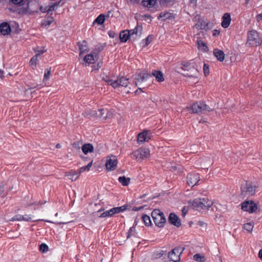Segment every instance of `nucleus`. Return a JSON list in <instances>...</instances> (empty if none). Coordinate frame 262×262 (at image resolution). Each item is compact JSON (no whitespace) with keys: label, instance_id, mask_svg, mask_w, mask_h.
Instances as JSON below:
<instances>
[{"label":"nucleus","instance_id":"nucleus-1","mask_svg":"<svg viewBox=\"0 0 262 262\" xmlns=\"http://www.w3.org/2000/svg\"><path fill=\"white\" fill-rule=\"evenodd\" d=\"M102 80L113 88L117 89L120 86L126 87L128 85V79L124 76H119L116 78L111 77L106 75L101 76Z\"/></svg>","mask_w":262,"mask_h":262},{"label":"nucleus","instance_id":"nucleus-2","mask_svg":"<svg viewBox=\"0 0 262 262\" xmlns=\"http://www.w3.org/2000/svg\"><path fill=\"white\" fill-rule=\"evenodd\" d=\"M180 68L185 73L183 75L185 77H196L199 72L198 66L195 61L190 60V61H183L181 63Z\"/></svg>","mask_w":262,"mask_h":262},{"label":"nucleus","instance_id":"nucleus-3","mask_svg":"<svg viewBox=\"0 0 262 262\" xmlns=\"http://www.w3.org/2000/svg\"><path fill=\"white\" fill-rule=\"evenodd\" d=\"M257 188V186L253 183L247 181L245 182L241 185L239 198L242 199H248L254 195Z\"/></svg>","mask_w":262,"mask_h":262},{"label":"nucleus","instance_id":"nucleus-4","mask_svg":"<svg viewBox=\"0 0 262 262\" xmlns=\"http://www.w3.org/2000/svg\"><path fill=\"white\" fill-rule=\"evenodd\" d=\"M213 110V108L207 105L205 102L203 101L194 103L189 110L192 113L198 114H206L207 112H212Z\"/></svg>","mask_w":262,"mask_h":262},{"label":"nucleus","instance_id":"nucleus-5","mask_svg":"<svg viewBox=\"0 0 262 262\" xmlns=\"http://www.w3.org/2000/svg\"><path fill=\"white\" fill-rule=\"evenodd\" d=\"M247 40L248 42L252 46H257L262 43V39L255 30H251L248 32Z\"/></svg>","mask_w":262,"mask_h":262},{"label":"nucleus","instance_id":"nucleus-6","mask_svg":"<svg viewBox=\"0 0 262 262\" xmlns=\"http://www.w3.org/2000/svg\"><path fill=\"white\" fill-rule=\"evenodd\" d=\"M184 247H178L174 248L168 253V257L170 260L177 262L180 260V255L184 250Z\"/></svg>","mask_w":262,"mask_h":262},{"label":"nucleus","instance_id":"nucleus-7","mask_svg":"<svg viewBox=\"0 0 262 262\" xmlns=\"http://www.w3.org/2000/svg\"><path fill=\"white\" fill-rule=\"evenodd\" d=\"M150 151L148 148H139L133 152L132 156L135 157L136 160H142L149 156Z\"/></svg>","mask_w":262,"mask_h":262},{"label":"nucleus","instance_id":"nucleus-8","mask_svg":"<svg viewBox=\"0 0 262 262\" xmlns=\"http://www.w3.org/2000/svg\"><path fill=\"white\" fill-rule=\"evenodd\" d=\"M241 208L244 211L249 213L254 212L257 208V205L253 201H245L241 204Z\"/></svg>","mask_w":262,"mask_h":262},{"label":"nucleus","instance_id":"nucleus-9","mask_svg":"<svg viewBox=\"0 0 262 262\" xmlns=\"http://www.w3.org/2000/svg\"><path fill=\"white\" fill-rule=\"evenodd\" d=\"M152 77L150 73L143 71L136 75L135 78V82L136 85H140L141 83L146 81L149 78Z\"/></svg>","mask_w":262,"mask_h":262},{"label":"nucleus","instance_id":"nucleus-10","mask_svg":"<svg viewBox=\"0 0 262 262\" xmlns=\"http://www.w3.org/2000/svg\"><path fill=\"white\" fill-rule=\"evenodd\" d=\"M12 221H30L32 222H36L38 221H45L46 222L50 223L51 222L48 220H34L33 219L32 217L30 215L26 214L25 215H21V214H17L15 215L14 217H12Z\"/></svg>","mask_w":262,"mask_h":262},{"label":"nucleus","instance_id":"nucleus-11","mask_svg":"<svg viewBox=\"0 0 262 262\" xmlns=\"http://www.w3.org/2000/svg\"><path fill=\"white\" fill-rule=\"evenodd\" d=\"M200 180V174L196 172H190L187 174V181L188 184L193 187L196 185Z\"/></svg>","mask_w":262,"mask_h":262},{"label":"nucleus","instance_id":"nucleus-12","mask_svg":"<svg viewBox=\"0 0 262 262\" xmlns=\"http://www.w3.org/2000/svg\"><path fill=\"white\" fill-rule=\"evenodd\" d=\"M117 164V159L115 156L108 157L105 163L106 169L109 171H112L115 169Z\"/></svg>","mask_w":262,"mask_h":262},{"label":"nucleus","instance_id":"nucleus-13","mask_svg":"<svg viewBox=\"0 0 262 262\" xmlns=\"http://www.w3.org/2000/svg\"><path fill=\"white\" fill-rule=\"evenodd\" d=\"M168 222L176 227L181 225V221L178 216L174 213H170L168 218Z\"/></svg>","mask_w":262,"mask_h":262},{"label":"nucleus","instance_id":"nucleus-14","mask_svg":"<svg viewBox=\"0 0 262 262\" xmlns=\"http://www.w3.org/2000/svg\"><path fill=\"white\" fill-rule=\"evenodd\" d=\"M151 138V133L149 131L144 130L138 135V143H143L148 141Z\"/></svg>","mask_w":262,"mask_h":262},{"label":"nucleus","instance_id":"nucleus-15","mask_svg":"<svg viewBox=\"0 0 262 262\" xmlns=\"http://www.w3.org/2000/svg\"><path fill=\"white\" fill-rule=\"evenodd\" d=\"M155 225L158 227H163L166 223V218L164 213H161V215H159L154 219L153 220Z\"/></svg>","mask_w":262,"mask_h":262},{"label":"nucleus","instance_id":"nucleus-16","mask_svg":"<svg viewBox=\"0 0 262 262\" xmlns=\"http://www.w3.org/2000/svg\"><path fill=\"white\" fill-rule=\"evenodd\" d=\"M77 43L80 51L79 56H81L83 54L89 51L86 41L82 40V41H79Z\"/></svg>","mask_w":262,"mask_h":262},{"label":"nucleus","instance_id":"nucleus-17","mask_svg":"<svg viewBox=\"0 0 262 262\" xmlns=\"http://www.w3.org/2000/svg\"><path fill=\"white\" fill-rule=\"evenodd\" d=\"M11 31V27L9 24L4 22L0 25V32L3 35H7L10 33Z\"/></svg>","mask_w":262,"mask_h":262},{"label":"nucleus","instance_id":"nucleus-18","mask_svg":"<svg viewBox=\"0 0 262 262\" xmlns=\"http://www.w3.org/2000/svg\"><path fill=\"white\" fill-rule=\"evenodd\" d=\"M231 22V16L228 13H226L222 17V22L221 25L224 28H228Z\"/></svg>","mask_w":262,"mask_h":262},{"label":"nucleus","instance_id":"nucleus-19","mask_svg":"<svg viewBox=\"0 0 262 262\" xmlns=\"http://www.w3.org/2000/svg\"><path fill=\"white\" fill-rule=\"evenodd\" d=\"M174 18V16L172 13L167 11L161 12L158 17V19H162L163 21H165L167 19H172Z\"/></svg>","mask_w":262,"mask_h":262},{"label":"nucleus","instance_id":"nucleus-20","mask_svg":"<svg viewBox=\"0 0 262 262\" xmlns=\"http://www.w3.org/2000/svg\"><path fill=\"white\" fill-rule=\"evenodd\" d=\"M152 76H154L157 81L161 82L164 81V78L163 73L158 70H154L151 74Z\"/></svg>","mask_w":262,"mask_h":262},{"label":"nucleus","instance_id":"nucleus-21","mask_svg":"<svg viewBox=\"0 0 262 262\" xmlns=\"http://www.w3.org/2000/svg\"><path fill=\"white\" fill-rule=\"evenodd\" d=\"M213 54L216 59L220 61H223L225 58V54L221 50L218 49H214Z\"/></svg>","mask_w":262,"mask_h":262},{"label":"nucleus","instance_id":"nucleus-22","mask_svg":"<svg viewBox=\"0 0 262 262\" xmlns=\"http://www.w3.org/2000/svg\"><path fill=\"white\" fill-rule=\"evenodd\" d=\"M120 41L121 42H126L129 37V33L127 32V30L121 31L119 34Z\"/></svg>","mask_w":262,"mask_h":262},{"label":"nucleus","instance_id":"nucleus-23","mask_svg":"<svg viewBox=\"0 0 262 262\" xmlns=\"http://www.w3.org/2000/svg\"><path fill=\"white\" fill-rule=\"evenodd\" d=\"M202 200V209H208L210 207H211L213 203L211 200H209L207 198H202L201 199Z\"/></svg>","mask_w":262,"mask_h":262},{"label":"nucleus","instance_id":"nucleus-24","mask_svg":"<svg viewBox=\"0 0 262 262\" xmlns=\"http://www.w3.org/2000/svg\"><path fill=\"white\" fill-rule=\"evenodd\" d=\"M157 3V0H142L141 2L143 6L147 8H152Z\"/></svg>","mask_w":262,"mask_h":262},{"label":"nucleus","instance_id":"nucleus-25","mask_svg":"<svg viewBox=\"0 0 262 262\" xmlns=\"http://www.w3.org/2000/svg\"><path fill=\"white\" fill-rule=\"evenodd\" d=\"M202 200L201 198H196L190 202V204L194 208L196 209H202Z\"/></svg>","mask_w":262,"mask_h":262},{"label":"nucleus","instance_id":"nucleus-26","mask_svg":"<svg viewBox=\"0 0 262 262\" xmlns=\"http://www.w3.org/2000/svg\"><path fill=\"white\" fill-rule=\"evenodd\" d=\"M93 146L90 143L84 144L82 146V150L83 152L86 155L89 152H91L93 151Z\"/></svg>","mask_w":262,"mask_h":262},{"label":"nucleus","instance_id":"nucleus-27","mask_svg":"<svg viewBox=\"0 0 262 262\" xmlns=\"http://www.w3.org/2000/svg\"><path fill=\"white\" fill-rule=\"evenodd\" d=\"M200 23V27L202 30H209L211 29L212 27V24L210 23H207L205 21H199Z\"/></svg>","mask_w":262,"mask_h":262},{"label":"nucleus","instance_id":"nucleus-28","mask_svg":"<svg viewBox=\"0 0 262 262\" xmlns=\"http://www.w3.org/2000/svg\"><path fill=\"white\" fill-rule=\"evenodd\" d=\"M198 48L200 50L204 52H207L208 51V48L206 46V43L203 41L202 40H197Z\"/></svg>","mask_w":262,"mask_h":262},{"label":"nucleus","instance_id":"nucleus-29","mask_svg":"<svg viewBox=\"0 0 262 262\" xmlns=\"http://www.w3.org/2000/svg\"><path fill=\"white\" fill-rule=\"evenodd\" d=\"M84 61L85 62V64H88L89 66L90 64H92L94 61V57L93 55L91 54H88L85 56L83 58Z\"/></svg>","mask_w":262,"mask_h":262},{"label":"nucleus","instance_id":"nucleus-30","mask_svg":"<svg viewBox=\"0 0 262 262\" xmlns=\"http://www.w3.org/2000/svg\"><path fill=\"white\" fill-rule=\"evenodd\" d=\"M118 181L124 186H127L130 182V178H126L125 176L119 177Z\"/></svg>","mask_w":262,"mask_h":262},{"label":"nucleus","instance_id":"nucleus-31","mask_svg":"<svg viewBox=\"0 0 262 262\" xmlns=\"http://www.w3.org/2000/svg\"><path fill=\"white\" fill-rule=\"evenodd\" d=\"M79 174L80 172L79 171L77 172L72 170L69 172L68 176L70 177V179L72 181H76L79 177Z\"/></svg>","mask_w":262,"mask_h":262},{"label":"nucleus","instance_id":"nucleus-32","mask_svg":"<svg viewBox=\"0 0 262 262\" xmlns=\"http://www.w3.org/2000/svg\"><path fill=\"white\" fill-rule=\"evenodd\" d=\"M141 218L146 226L148 227V226H150V225H151V221L149 216H148L146 214H143Z\"/></svg>","mask_w":262,"mask_h":262},{"label":"nucleus","instance_id":"nucleus-33","mask_svg":"<svg viewBox=\"0 0 262 262\" xmlns=\"http://www.w3.org/2000/svg\"><path fill=\"white\" fill-rule=\"evenodd\" d=\"M105 15L103 14H100L94 20V23L102 25L105 21Z\"/></svg>","mask_w":262,"mask_h":262},{"label":"nucleus","instance_id":"nucleus-34","mask_svg":"<svg viewBox=\"0 0 262 262\" xmlns=\"http://www.w3.org/2000/svg\"><path fill=\"white\" fill-rule=\"evenodd\" d=\"M193 259L198 262H205L206 261L205 256L199 253L195 254L193 255Z\"/></svg>","mask_w":262,"mask_h":262},{"label":"nucleus","instance_id":"nucleus-35","mask_svg":"<svg viewBox=\"0 0 262 262\" xmlns=\"http://www.w3.org/2000/svg\"><path fill=\"white\" fill-rule=\"evenodd\" d=\"M129 206L127 204L124 205L120 207H114L115 213L122 212L128 209Z\"/></svg>","mask_w":262,"mask_h":262},{"label":"nucleus","instance_id":"nucleus-36","mask_svg":"<svg viewBox=\"0 0 262 262\" xmlns=\"http://www.w3.org/2000/svg\"><path fill=\"white\" fill-rule=\"evenodd\" d=\"M133 30L134 32L135 35H136L138 38L141 36L142 32V26H139L137 25V26Z\"/></svg>","mask_w":262,"mask_h":262},{"label":"nucleus","instance_id":"nucleus-37","mask_svg":"<svg viewBox=\"0 0 262 262\" xmlns=\"http://www.w3.org/2000/svg\"><path fill=\"white\" fill-rule=\"evenodd\" d=\"M137 233L136 232L135 227L134 226L131 227L127 233V238H129L132 236L136 237Z\"/></svg>","mask_w":262,"mask_h":262},{"label":"nucleus","instance_id":"nucleus-38","mask_svg":"<svg viewBox=\"0 0 262 262\" xmlns=\"http://www.w3.org/2000/svg\"><path fill=\"white\" fill-rule=\"evenodd\" d=\"M161 213H163V212H161L160 210V209H154L151 213V217H152L153 220H154V219H156L157 216L161 215Z\"/></svg>","mask_w":262,"mask_h":262},{"label":"nucleus","instance_id":"nucleus-39","mask_svg":"<svg viewBox=\"0 0 262 262\" xmlns=\"http://www.w3.org/2000/svg\"><path fill=\"white\" fill-rule=\"evenodd\" d=\"M93 161H92L90 162L87 165L85 166L81 167L79 170V172L80 173L85 171H89L90 168L92 167Z\"/></svg>","mask_w":262,"mask_h":262},{"label":"nucleus","instance_id":"nucleus-40","mask_svg":"<svg viewBox=\"0 0 262 262\" xmlns=\"http://www.w3.org/2000/svg\"><path fill=\"white\" fill-rule=\"evenodd\" d=\"M39 57L37 56V55H35L33 57H32L29 62V63L31 66H34L36 67L38 61H39L38 59Z\"/></svg>","mask_w":262,"mask_h":262},{"label":"nucleus","instance_id":"nucleus-41","mask_svg":"<svg viewBox=\"0 0 262 262\" xmlns=\"http://www.w3.org/2000/svg\"><path fill=\"white\" fill-rule=\"evenodd\" d=\"M254 225L252 223H247L244 225V228L250 232L252 231Z\"/></svg>","mask_w":262,"mask_h":262},{"label":"nucleus","instance_id":"nucleus-42","mask_svg":"<svg viewBox=\"0 0 262 262\" xmlns=\"http://www.w3.org/2000/svg\"><path fill=\"white\" fill-rule=\"evenodd\" d=\"M152 39V35H148L146 38L142 40V42L144 43L143 47L147 46L151 41Z\"/></svg>","mask_w":262,"mask_h":262},{"label":"nucleus","instance_id":"nucleus-43","mask_svg":"<svg viewBox=\"0 0 262 262\" xmlns=\"http://www.w3.org/2000/svg\"><path fill=\"white\" fill-rule=\"evenodd\" d=\"M51 69H46L45 70V74L43 76V80L44 81H47L49 79V76L51 74Z\"/></svg>","mask_w":262,"mask_h":262},{"label":"nucleus","instance_id":"nucleus-44","mask_svg":"<svg viewBox=\"0 0 262 262\" xmlns=\"http://www.w3.org/2000/svg\"><path fill=\"white\" fill-rule=\"evenodd\" d=\"M107 112V110H105L103 108H100L98 110L99 114H98L97 116L99 117L103 118V119H105L107 117V115L104 116V114L105 112Z\"/></svg>","mask_w":262,"mask_h":262},{"label":"nucleus","instance_id":"nucleus-45","mask_svg":"<svg viewBox=\"0 0 262 262\" xmlns=\"http://www.w3.org/2000/svg\"><path fill=\"white\" fill-rule=\"evenodd\" d=\"M49 250L48 246L45 243H42L39 246V250L42 252H45Z\"/></svg>","mask_w":262,"mask_h":262},{"label":"nucleus","instance_id":"nucleus-46","mask_svg":"<svg viewBox=\"0 0 262 262\" xmlns=\"http://www.w3.org/2000/svg\"><path fill=\"white\" fill-rule=\"evenodd\" d=\"M203 71L204 73L205 76H207L209 74V66L206 64L204 63L203 66Z\"/></svg>","mask_w":262,"mask_h":262},{"label":"nucleus","instance_id":"nucleus-47","mask_svg":"<svg viewBox=\"0 0 262 262\" xmlns=\"http://www.w3.org/2000/svg\"><path fill=\"white\" fill-rule=\"evenodd\" d=\"M105 217H111L110 214H109V212H108L107 210L103 212L99 216V217H101V218Z\"/></svg>","mask_w":262,"mask_h":262},{"label":"nucleus","instance_id":"nucleus-48","mask_svg":"<svg viewBox=\"0 0 262 262\" xmlns=\"http://www.w3.org/2000/svg\"><path fill=\"white\" fill-rule=\"evenodd\" d=\"M11 2L15 5H22L23 4L24 0H11Z\"/></svg>","mask_w":262,"mask_h":262},{"label":"nucleus","instance_id":"nucleus-49","mask_svg":"<svg viewBox=\"0 0 262 262\" xmlns=\"http://www.w3.org/2000/svg\"><path fill=\"white\" fill-rule=\"evenodd\" d=\"M46 52L45 50H39L37 51H35L36 55H37L38 57H40V56L43 53Z\"/></svg>","mask_w":262,"mask_h":262},{"label":"nucleus","instance_id":"nucleus-50","mask_svg":"<svg viewBox=\"0 0 262 262\" xmlns=\"http://www.w3.org/2000/svg\"><path fill=\"white\" fill-rule=\"evenodd\" d=\"M108 34L111 38H114L116 35L115 32L113 31H108Z\"/></svg>","mask_w":262,"mask_h":262},{"label":"nucleus","instance_id":"nucleus-51","mask_svg":"<svg viewBox=\"0 0 262 262\" xmlns=\"http://www.w3.org/2000/svg\"><path fill=\"white\" fill-rule=\"evenodd\" d=\"M144 207V206H140V207H134L133 208H132V210L133 211H139L142 209H143Z\"/></svg>","mask_w":262,"mask_h":262},{"label":"nucleus","instance_id":"nucleus-52","mask_svg":"<svg viewBox=\"0 0 262 262\" xmlns=\"http://www.w3.org/2000/svg\"><path fill=\"white\" fill-rule=\"evenodd\" d=\"M187 212H188V210L186 208V207H184L182 210V216L185 217V216L187 214Z\"/></svg>","mask_w":262,"mask_h":262},{"label":"nucleus","instance_id":"nucleus-53","mask_svg":"<svg viewBox=\"0 0 262 262\" xmlns=\"http://www.w3.org/2000/svg\"><path fill=\"white\" fill-rule=\"evenodd\" d=\"M56 6V4H54L53 5H52L51 6H49V7L48 9V11H52L55 10V8Z\"/></svg>","mask_w":262,"mask_h":262},{"label":"nucleus","instance_id":"nucleus-54","mask_svg":"<svg viewBox=\"0 0 262 262\" xmlns=\"http://www.w3.org/2000/svg\"><path fill=\"white\" fill-rule=\"evenodd\" d=\"M4 191V188L3 184L0 182V196L3 193Z\"/></svg>","mask_w":262,"mask_h":262},{"label":"nucleus","instance_id":"nucleus-55","mask_svg":"<svg viewBox=\"0 0 262 262\" xmlns=\"http://www.w3.org/2000/svg\"><path fill=\"white\" fill-rule=\"evenodd\" d=\"M108 212H109V214H110V216H113L114 214H116L115 213V212L114 211V208H111V209L107 210Z\"/></svg>","mask_w":262,"mask_h":262},{"label":"nucleus","instance_id":"nucleus-56","mask_svg":"<svg viewBox=\"0 0 262 262\" xmlns=\"http://www.w3.org/2000/svg\"><path fill=\"white\" fill-rule=\"evenodd\" d=\"M220 34V31L219 30H214L213 31V33H212V35L213 36H216L217 35H219Z\"/></svg>","mask_w":262,"mask_h":262},{"label":"nucleus","instance_id":"nucleus-57","mask_svg":"<svg viewBox=\"0 0 262 262\" xmlns=\"http://www.w3.org/2000/svg\"><path fill=\"white\" fill-rule=\"evenodd\" d=\"M173 0H160L161 4H164L165 3H168L172 2Z\"/></svg>","mask_w":262,"mask_h":262},{"label":"nucleus","instance_id":"nucleus-58","mask_svg":"<svg viewBox=\"0 0 262 262\" xmlns=\"http://www.w3.org/2000/svg\"><path fill=\"white\" fill-rule=\"evenodd\" d=\"M256 19L258 21H259L262 20V13L258 14L256 16Z\"/></svg>","mask_w":262,"mask_h":262},{"label":"nucleus","instance_id":"nucleus-59","mask_svg":"<svg viewBox=\"0 0 262 262\" xmlns=\"http://www.w3.org/2000/svg\"><path fill=\"white\" fill-rule=\"evenodd\" d=\"M127 32L129 33V37H131L132 36L135 35L133 29L127 30Z\"/></svg>","mask_w":262,"mask_h":262},{"label":"nucleus","instance_id":"nucleus-60","mask_svg":"<svg viewBox=\"0 0 262 262\" xmlns=\"http://www.w3.org/2000/svg\"><path fill=\"white\" fill-rule=\"evenodd\" d=\"M102 65V63L101 62H99L97 63V68H95L94 69L95 70H98L101 67Z\"/></svg>","mask_w":262,"mask_h":262},{"label":"nucleus","instance_id":"nucleus-61","mask_svg":"<svg viewBox=\"0 0 262 262\" xmlns=\"http://www.w3.org/2000/svg\"><path fill=\"white\" fill-rule=\"evenodd\" d=\"M143 91L142 90L141 88H138L136 91H135V93L137 94H139V93H140L141 92H142Z\"/></svg>","mask_w":262,"mask_h":262},{"label":"nucleus","instance_id":"nucleus-62","mask_svg":"<svg viewBox=\"0 0 262 262\" xmlns=\"http://www.w3.org/2000/svg\"><path fill=\"white\" fill-rule=\"evenodd\" d=\"M258 256H259V258L262 260V249H260L259 251Z\"/></svg>","mask_w":262,"mask_h":262},{"label":"nucleus","instance_id":"nucleus-63","mask_svg":"<svg viewBox=\"0 0 262 262\" xmlns=\"http://www.w3.org/2000/svg\"><path fill=\"white\" fill-rule=\"evenodd\" d=\"M207 122L205 120V119H201L199 121L200 123H207Z\"/></svg>","mask_w":262,"mask_h":262},{"label":"nucleus","instance_id":"nucleus-64","mask_svg":"<svg viewBox=\"0 0 262 262\" xmlns=\"http://www.w3.org/2000/svg\"><path fill=\"white\" fill-rule=\"evenodd\" d=\"M4 71L0 70V78L4 77Z\"/></svg>","mask_w":262,"mask_h":262}]
</instances>
